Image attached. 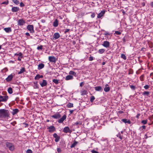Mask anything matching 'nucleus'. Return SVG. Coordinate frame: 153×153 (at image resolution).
I'll return each mask as SVG.
<instances>
[{"label":"nucleus","mask_w":153,"mask_h":153,"mask_svg":"<svg viewBox=\"0 0 153 153\" xmlns=\"http://www.w3.org/2000/svg\"><path fill=\"white\" fill-rule=\"evenodd\" d=\"M9 115V112L8 110L4 109H0V118L8 119Z\"/></svg>","instance_id":"obj_1"},{"label":"nucleus","mask_w":153,"mask_h":153,"mask_svg":"<svg viewBox=\"0 0 153 153\" xmlns=\"http://www.w3.org/2000/svg\"><path fill=\"white\" fill-rule=\"evenodd\" d=\"M17 25L18 26H23L25 23V20L23 19H19L17 21Z\"/></svg>","instance_id":"obj_2"},{"label":"nucleus","mask_w":153,"mask_h":153,"mask_svg":"<svg viewBox=\"0 0 153 153\" xmlns=\"http://www.w3.org/2000/svg\"><path fill=\"white\" fill-rule=\"evenodd\" d=\"M27 28L31 33H33L35 32L33 26V25H29L27 26Z\"/></svg>","instance_id":"obj_3"},{"label":"nucleus","mask_w":153,"mask_h":153,"mask_svg":"<svg viewBox=\"0 0 153 153\" xmlns=\"http://www.w3.org/2000/svg\"><path fill=\"white\" fill-rule=\"evenodd\" d=\"M8 97L7 96H0V102H4L8 99Z\"/></svg>","instance_id":"obj_4"},{"label":"nucleus","mask_w":153,"mask_h":153,"mask_svg":"<svg viewBox=\"0 0 153 153\" xmlns=\"http://www.w3.org/2000/svg\"><path fill=\"white\" fill-rule=\"evenodd\" d=\"M10 109L12 110L11 111V113L13 116H15L17 114L19 111V110L17 108L12 109L11 108Z\"/></svg>","instance_id":"obj_5"},{"label":"nucleus","mask_w":153,"mask_h":153,"mask_svg":"<svg viewBox=\"0 0 153 153\" xmlns=\"http://www.w3.org/2000/svg\"><path fill=\"white\" fill-rule=\"evenodd\" d=\"M67 117L66 114H64L62 117L57 121L59 123H62L63 121L65 120Z\"/></svg>","instance_id":"obj_6"},{"label":"nucleus","mask_w":153,"mask_h":153,"mask_svg":"<svg viewBox=\"0 0 153 153\" xmlns=\"http://www.w3.org/2000/svg\"><path fill=\"white\" fill-rule=\"evenodd\" d=\"M51 117L54 119H57L61 117V115L58 112H57L54 115H52Z\"/></svg>","instance_id":"obj_7"},{"label":"nucleus","mask_w":153,"mask_h":153,"mask_svg":"<svg viewBox=\"0 0 153 153\" xmlns=\"http://www.w3.org/2000/svg\"><path fill=\"white\" fill-rule=\"evenodd\" d=\"M63 132L66 133H71L72 132V131L70 129L69 127H65L63 129Z\"/></svg>","instance_id":"obj_8"},{"label":"nucleus","mask_w":153,"mask_h":153,"mask_svg":"<svg viewBox=\"0 0 153 153\" xmlns=\"http://www.w3.org/2000/svg\"><path fill=\"white\" fill-rule=\"evenodd\" d=\"M102 45L105 47L108 48L110 47V44L109 42L105 41L103 42Z\"/></svg>","instance_id":"obj_9"},{"label":"nucleus","mask_w":153,"mask_h":153,"mask_svg":"<svg viewBox=\"0 0 153 153\" xmlns=\"http://www.w3.org/2000/svg\"><path fill=\"white\" fill-rule=\"evenodd\" d=\"M47 129H49L48 131L50 132H53L56 130V129L55 127L53 126H52L48 127L47 128Z\"/></svg>","instance_id":"obj_10"},{"label":"nucleus","mask_w":153,"mask_h":153,"mask_svg":"<svg viewBox=\"0 0 153 153\" xmlns=\"http://www.w3.org/2000/svg\"><path fill=\"white\" fill-rule=\"evenodd\" d=\"M53 136L55 139V141L56 142H58L60 138V136H58L56 133H54L53 134Z\"/></svg>","instance_id":"obj_11"},{"label":"nucleus","mask_w":153,"mask_h":153,"mask_svg":"<svg viewBox=\"0 0 153 153\" xmlns=\"http://www.w3.org/2000/svg\"><path fill=\"white\" fill-rule=\"evenodd\" d=\"M49 60L50 62H55L56 61V59L55 57L54 56H50L48 57Z\"/></svg>","instance_id":"obj_12"},{"label":"nucleus","mask_w":153,"mask_h":153,"mask_svg":"<svg viewBox=\"0 0 153 153\" xmlns=\"http://www.w3.org/2000/svg\"><path fill=\"white\" fill-rule=\"evenodd\" d=\"M60 37V35L59 33H54L53 36V39L56 40L58 39Z\"/></svg>","instance_id":"obj_13"},{"label":"nucleus","mask_w":153,"mask_h":153,"mask_svg":"<svg viewBox=\"0 0 153 153\" xmlns=\"http://www.w3.org/2000/svg\"><path fill=\"white\" fill-rule=\"evenodd\" d=\"M40 84L41 86L42 87L45 86L47 85V82L45 80H43L42 82H40Z\"/></svg>","instance_id":"obj_14"},{"label":"nucleus","mask_w":153,"mask_h":153,"mask_svg":"<svg viewBox=\"0 0 153 153\" xmlns=\"http://www.w3.org/2000/svg\"><path fill=\"white\" fill-rule=\"evenodd\" d=\"M105 11L104 10H102L101 12L98 14L97 17L98 18H100L104 14Z\"/></svg>","instance_id":"obj_15"},{"label":"nucleus","mask_w":153,"mask_h":153,"mask_svg":"<svg viewBox=\"0 0 153 153\" xmlns=\"http://www.w3.org/2000/svg\"><path fill=\"white\" fill-rule=\"evenodd\" d=\"M19 10V8L17 7H13L12 8L11 11L13 12H17Z\"/></svg>","instance_id":"obj_16"},{"label":"nucleus","mask_w":153,"mask_h":153,"mask_svg":"<svg viewBox=\"0 0 153 153\" xmlns=\"http://www.w3.org/2000/svg\"><path fill=\"white\" fill-rule=\"evenodd\" d=\"M73 79V77L72 76L69 75L66 76L65 78L66 80H72Z\"/></svg>","instance_id":"obj_17"},{"label":"nucleus","mask_w":153,"mask_h":153,"mask_svg":"<svg viewBox=\"0 0 153 153\" xmlns=\"http://www.w3.org/2000/svg\"><path fill=\"white\" fill-rule=\"evenodd\" d=\"M110 90V88L109 87V85L108 84H106L105 85V87L104 88V91L105 92H108Z\"/></svg>","instance_id":"obj_18"},{"label":"nucleus","mask_w":153,"mask_h":153,"mask_svg":"<svg viewBox=\"0 0 153 153\" xmlns=\"http://www.w3.org/2000/svg\"><path fill=\"white\" fill-rule=\"evenodd\" d=\"M45 65L43 63H40L38 65V69L40 70L44 67Z\"/></svg>","instance_id":"obj_19"},{"label":"nucleus","mask_w":153,"mask_h":153,"mask_svg":"<svg viewBox=\"0 0 153 153\" xmlns=\"http://www.w3.org/2000/svg\"><path fill=\"white\" fill-rule=\"evenodd\" d=\"M95 90L97 91H102L103 89L101 86H98L95 87Z\"/></svg>","instance_id":"obj_20"},{"label":"nucleus","mask_w":153,"mask_h":153,"mask_svg":"<svg viewBox=\"0 0 153 153\" xmlns=\"http://www.w3.org/2000/svg\"><path fill=\"white\" fill-rule=\"evenodd\" d=\"M58 21L57 19H56L53 22V25L54 27H56L58 26Z\"/></svg>","instance_id":"obj_21"},{"label":"nucleus","mask_w":153,"mask_h":153,"mask_svg":"<svg viewBox=\"0 0 153 153\" xmlns=\"http://www.w3.org/2000/svg\"><path fill=\"white\" fill-rule=\"evenodd\" d=\"M43 77L42 75H40L39 74H37L35 77L34 79L35 80H38L40 78H42Z\"/></svg>","instance_id":"obj_22"},{"label":"nucleus","mask_w":153,"mask_h":153,"mask_svg":"<svg viewBox=\"0 0 153 153\" xmlns=\"http://www.w3.org/2000/svg\"><path fill=\"white\" fill-rule=\"evenodd\" d=\"M121 120L123 122L125 123H128V124H130L131 123L129 120H127L126 119H123Z\"/></svg>","instance_id":"obj_23"},{"label":"nucleus","mask_w":153,"mask_h":153,"mask_svg":"<svg viewBox=\"0 0 153 153\" xmlns=\"http://www.w3.org/2000/svg\"><path fill=\"white\" fill-rule=\"evenodd\" d=\"M33 87L35 89H37L39 88V86H38V85L37 84V82H33Z\"/></svg>","instance_id":"obj_24"},{"label":"nucleus","mask_w":153,"mask_h":153,"mask_svg":"<svg viewBox=\"0 0 153 153\" xmlns=\"http://www.w3.org/2000/svg\"><path fill=\"white\" fill-rule=\"evenodd\" d=\"M117 136L119 137L120 140H122L124 138L123 134H121L120 132L117 135Z\"/></svg>","instance_id":"obj_25"},{"label":"nucleus","mask_w":153,"mask_h":153,"mask_svg":"<svg viewBox=\"0 0 153 153\" xmlns=\"http://www.w3.org/2000/svg\"><path fill=\"white\" fill-rule=\"evenodd\" d=\"M69 74L70 75H73L75 76H76V73L74 71H69Z\"/></svg>","instance_id":"obj_26"},{"label":"nucleus","mask_w":153,"mask_h":153,"mask_svg":"<svg viewBox=\"0 0 153 153\" xmlns=\"http://www.w3.org/2000/svg\"><path fill=\"white\" fill-rule=\"evenodd\" d=\"M80 92L81 93V95H86L88 93L87 91L85 90H82Z\"/></svg>","instance_id":"obj_27"},{"label":"nucleus","mask_w":153,"mask_h":153,"mask_svg":"<svg viewBox=\"0 0 153 153\" xmlns=\"http://www.w3.org/2000/svg\"><path fill=\"white\" fill-rule=\"evenodd\" d=\"M25 71V68L24 67L22 68V69H20V71L18 72V74H21L23 73Z\"/></svg>","instance_id":"obj_28"},{"label":"nucleus","mask_w":153,"mask_h":153,"mask_svg":"<svg viewBox=\"0 0 153 153\" xmlns=\"http://www.w3.org/2000/svg\"><path fill=\"white\" fill-rule=\"evenodd\" d=\"M67 107L68 108H71L73 107V104L70 102L68 103L67 105Z\"/></svg>","instance_id":"obj_29"},{"label":"nucleus","mask_w":153,"mask_h":153,"mask_svg":"<svg viewBox=\"0 0 153 153\" xmlns=\"http://www.w3.org/2000/svg\"><path fill=\"white\" fill-rule=\"evenodd\" d=\"M77 143L78 142L75 140L74 143L71 145V148L74 147Z\"/></svg>","instance_id":"obj_30"},{"label":"nucleus","mask_w":153,"mask_h":153,"mask_svg":"<svg viewBox=\"0 0 153 153\" xmlns=\"http://www.w3.org/2000/svg\"><path fill=\"white\" fill-rule=\"evenodd\" d=\"M150 94V92L149 91H145L142 93V94L143 95H146L147 96H149Z\"/></svg>","instance_id":"obj_31"},{"label":"nucleus","mask_w":153,"mask_h":153,"mask_svg":"<svg viewBox=\"0 0 153 153\" xmlns=\"http://www.w3.org/2000/svg\"><path fill=\"white\" fill-rule=\"evenodd\" d=\"M105 51V50L104 49H101L98 50V52L100 54H102Z\"/></svg>","instance_id":"obj_32"},{"label":"nucleus","mask_w":153,"mask_h":153,"mask_svg":"<svg viewBox=\"0 0 153 153\" xmlns=\"http://www.w3.org/2000/svg\"><path fill=\"white\" fill-rule=\"evenodd\" d=\"M59 80L57 79H53L52 82L56 84H57L59 83Z\"/></svg>","instance_id":"obj_33"},{"label":"nucleus","mask_w":153,"mask_h":153,"mask_svg":"<svg viewBox=\"0 0 153 153\" xmlns=\"http://www.w3.org/2000/svg\"><path fill=\"white\" fill-rule=\"evenodd\" d=\"M19 55V56L18 58V60L21 61V58H23V56L22 53H20Z\"/></svg>","instance_id":"obj_34"},{"label":"nucleus","mask_w":153,"mask_h":153,"mask_svg":"<svg viewBox=\"0 0 153 153\" xmlns=\"http://www.w3.org/2000/svg\"><path fill=\"white\" fill-rule=\"evenodd\" d=\"M14 149V145L10 143V151H13Z\"/></svg>","instance_id":"obj_35"},{"label":"nucleus","mask_w":153,"mask_h":153,"mask_svg":"<svg viewBox=\"0 0 153 153\" xmlns=\"http://www.w3.org/2000/svg\"><path fill=\"white\" fill-rule=\"evenodd\" d=\"M95 99V98L93 96H92L91 97L90 101L91 102H92Z\"/></svg>","instance_id":"obj_36"},{"label":"nucleus","mask_w":153,"mask_h":153,"mask_svg":"<svg viewBox=\"0 0 153 153\" xmlns=\"http://www.w3.org/2000/svg\"><path fill=\"white\" fill-rule=\"evenodd\" d=\"M147 121L148 120H142L141 122V123L145 125L147 123Z\"/></svg>","instance_id":"obj_37"},{"label":"nucleus","mask_w":153,"mask_h":153,"mask_svg":"<svg viewBox=\"0 0 153 153\" xmlns=\"http://www.w3.org/2000/svg\"><path fill=\"white\" fill-rule=\"evenodd\" d=\"M129 86L130 87V88L132 90H135L136 88L135 86L133 85H129Z\"/></svg>","instance_id":"obj_38"},{"label":"nucleus","mask_w":153,"mask_h":153,"mask_svg":"<svg viewBox=\"0 0 153 153\" xmlns=\"http://www.w3.org/2000/svg\"><path fill=\"white\" fill-rule=\"evenodd\" d=\"M121 58L123 59L124 60H126V57L125 55L123 53L121 54Z\"/></svg>","instance_id":"obj_39"},{"label":"nucleus","mask_w":153,"mask_h":153,"mask_svg":"<svg viewBox=\"0 0 153 153\" xmlns=\"http://www.w3.org/2000/svg\"><path fill=\"white\" fill-rule=\"evenodd\" d=\"M146 128V126L144 125L140 127V129H141V131H143V129H145Z\"/></svg>","instance_id":"obj_40"},{"label":"nucleus","mask_w":153,"mask_h":153,"mask_svg":"<svg viewBox=\"0 0 153 153\" xmlns=\"http://www.w3.org/2000/svg\"><path fill=\"white\" fill-rule=\"evenodd\" d=\"M133 73V70L132 69H130L128 70V74H132Z\"/></svg>","instance_id":"obj_41"},{"label":"nucleus","mask_w":153,"mask_h":153,"mask_svg":"<svg viewBox=\"0 0 153 153\" xmlns=\"http://www.w3.org/2000/svg\"><path fill=\"white\" fill-rule=\"evenodd\" d=\"M13 2L16 4H18L19 3V1L17 0H12Z\"/></svg>","instance_id":"obj_42"},{"label":"nucleus","mask_w":153,"mask_h":153,"mask_svg":"<svg viewBox=\"0 0 153 153\" xmlns=\"http://www.w3.org/2000/svg\"><path fill=\"white\" fill-rule=\"evenodd\" d=\"M42 49H43V46L42 45H40V46H38L37 48V49L38 50H42Z\"/></svg>","instance_id":"obj_43"},{"label":"nucleus","mask_w":153,"mask_h":153,"mask_svg":"<svg viewBox=\"0 0 153 153\" xmlns=\"http://www.w3.org/2000/svg\"><path fill=\"white\" fill-rule=\"evenodd\" d=\"M4 30L7 33L9 32L10 31V27L4 28Z\"/></svg>","instance_id":"obj_44"},{"label":"nucleus","mask_w":153,"mask_h":153,"mask_svg":"<svg viewBox=\"0 0 153 153\" xmlns=\"http://www.w3.org/2000/svg\"><path fill=\"white\" fill-rule=\"evenodd\" d=\"M144 76L143 75H142L140 76V81H142L144 80Z\"/></svg>","instance_id":"obj_45"},{"label":"nucleus","mask_w":153,"mask_h":153,"mask_svg":"<svg viewBox=\"0 0 153 153\" xmlns=\"http://www.w3.org/2000/svg\"><path fill=\"white\" fill-rule=\"evenodd\" d=\"M150 86L148 85H146L144 86V88L145 89H147L149 88Z\"/></svg>","instance_id":"obj_46"},{"label":"nucleus","mask_w":153,"mask_h":153,"mask_svg":"<svg viewBox=\"0 0 153 153\" xmlns=\"http://www.w3.org/2000/svg\"><path fill=\"white\" fill-rule=\"evenodd\" d=\"M26 153H32V151L31 149H28L26 151Z\"/></svg>","instance_id":"obj_47"},{"label":"nucleus","mask_w":153,"mask_h":153,"mask_svg":"<svg viewBox=\"0 0 153 153\" xmlns=\"http://www.w3.org/2000/svg\"><path fill=\"white\" fill-rule=\"evenodd\" d=\"M94 59V58L93 57L91 56L90 55V56L89 58V60L90 61H92Z\"/></svg>","instance_id":"obj_48"},{"label":"nucleus","mask_w":153,"mask_h":153,"mask_svg":"<svg viewBox=\"0 0 153 153\" xmlns=\"http://www.w3.org/2000/svg\"><path fill=\"white\" fill-rule=\"evenodd\" d=\"M20 53H22L21 52H17L16 53H15L14 54V56H19L20 54Z\"/></svg>","instance_id":"obj_49"},{"label":"nucleus","mask_w":153,"mask_h":153,"mask_svg":"<svg viewBox=\"0 0 153 153\" xmlns=\"http://www.w3.org/2000/svg\"><path fill=\"white\" fill-rule=\"evenodd\" d=\"M57 152L59 153H60L61 152V150L60 148H57Z\"/></svg>","instance_id":"obj_50"},{"label":"nucleus","mask_w":153,"mask_h":153,"mask_svg":"<svg viewBox=\"0 0 153 153\" xmlns=\"http://www.w3.org/2000/svg\"><path fill=\"white\" fill-rule=\"evenodd\" d=\"M14 75H15L14 74H10V81L12 79L13 77V76Z\"/></svg>","instance_id":"obj_51"},{"label":"nucleus","mask_w":153,"mask_h":153,"mask_svg":"<svg viewBox=\"0 0 153 153\" xmlns=\"http://www.w3.org/2000/svg\"><path fill=\"white\" fill-rule=\"evenodd\" d=\"M115 33L117 35H120L121 34V33L119 31H116L115 32Z\"/></svg>","instance_id":"obj_52"},{"label":"nucleus","mask_w":153,"mask_h":153,"mask_svg":"<svg viewBox=\"0 0 153 153\" xmlns=\"http://www.w3.org/2000/svg\"><path fill=\"white\" fill-rule=\"evenodd\" d=\"M6 144L7 146L10 149V144L9 143L6 142Z\"/></svg>","instance_id":"obj_53"},{"label":"nucleus","mask_w":153,"mask_h":153,"mask_svg":"<svg viewBox=\"0 0 153 153\" xmlns=\"http://www.w3.org/2000/svg\"><path fill=\"white\" fill-rule=\"evenodd\" d=\"M20 5L21 7H23L25 5L23 2H21L20 4Z\"/></svg>","instance_id":"obj_54"},{"label":"nucleus","mask_w":153,"mask_h":153,"mask_svg":"<svg viewBox=\"0 0 153 153\" xmlns=\"http://www.w3.org/2000/svg\"><path fill=\"white\" fill-rule=\"evenodd\" d=\"M16 121H14L13 122L10 123V124L11 125H12L13 126H14L16 124Z\"/></svg>","instance_id":"obj_55"},{"label":"nucleus","mask_w":153,"mask_h":153,"mask_svg":"<svg viewBox=\"0 0 153 153\" xmlns=\"http://www.w3.org/2000/svg\"><path fill=\"white\" fill-rule=\"evenodd\" d=\"M95 16V14L94 13H93L91 15V18H94Z\"/></svg>","instance_id":"obj_56"},{"label":"nucleus","mask_w":153,"mask_h":153,"mask_svg":"<svg viewBox=\"0 0 153 153\" xmlns=\"http://www.w3.org/2000/svg\"><path fill=\"white\" fill-rule=\"evenodd\" d=\"M70 30V29H66L64 32L65 33H66L67 32H68Z\"/></svg>","instance_id":"obj_57"},{"label":"nucleus","mask_w":153,"mask_h":153,"mask_svg":"<svg viewBox=\"0 0 153 153\" xmlns=\"http://www.w3.org/2000/svg\"><path fill=\"white\" fill-rule=\"evenodd\" d=\"M140 113H138L137 114V115L136 116V117L137 119H139V116H140Z\"/></svg>","instance_id":"obj_58"},{"label":"nucleus","mask_w":153,"mask_h":153,"mask_svg":"<svg viewBox=\"0 0 153 153\" xmlns=\"http://www.w3.org/2000/svg\"><path fill=\"white\" fill-rule=\"evenodd\" d=\"M84 84V82H82L80 84V86L81 87H82L83 85Z\"/></svg>","instance_id":"obj_59"},{"label":"nucleus","mask_w":153,"mask_h":153,"mask_svg":"<svg viewBox=\"0 0 153 153\" xmlns=\"http://www.w3.org/2000/svg\"><path fill=\"white\" fill-rule=\"evenodd\" d=\"M8 2H8V1H5L3 2L2 3V4H7L8 3Z\"/></svg>","instance_id":"obj_60"},{"label":"nucleus","mask_w":153,"mask_h":153,"mask_svg":"<svg viewBox=\"0 0 153 153\" xmlns=\"http://www.w3.org/2000/svg\"><path fill=\"white\" fill-rule=\"evenodd\" d=\"M6 80L7 81H10V75H9L7 77L6 79Z\"/></svg>","instance_id":"obj_61"},{"label":"nucleus","mask_w":153,"mask_h":153,"mask_svg":"<svg viewBox=\"0 0 153 153\" xmlns=\"http://www.w3.org/2000/svg\"><path fill=\"white\" fill-rule=\"evenodd\" d=\"M150 5L151 7H153V1L150 3Z\"/></svg>","instance_id":"obj_62"},{"label":"nucleus","mask_w":153,"mask_h":153,"mask_svg":"<svg viewBox=\"0 0 153 153\" xmlns=\"http://www.w3.org/2000/svg\"><path fill=\"white\" fill-rule=\"evenodd\" d=\"M141 5L143 7L145 6V3L144 2H143L141 3Z\"/></svg>","instance_id":"obj_63"},{"label":"nucleus","mask_w":153,"mask_h":153,"mask_svg":"<svg viewBox=\"0 0 153 153\" xmlns=\"http://www.w3.org/2000/svg\"><path fill=\"white\" fill-rule=\"evenodd\" d=\"M41 22H42L44 23L45 22V20L44 19H42L41 20Z\"/></svg>","instance_id":"obj_64"}]
</instances>
